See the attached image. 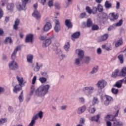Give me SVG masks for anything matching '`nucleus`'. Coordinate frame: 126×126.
Returning <instances> with one entry per match:
<instances>
[{"mask_svg": "<svg viewBox=\"0 0 126 126\" xmlns=\"http://www.w3.org/2000/svg\"><path fill=\"white\" fill-rule=\"evenodd\" d=\"M54 6L56 8V9H60L61 8V4L59 3L56 2L54 4Z\"/></svg>", "mask_w": 126, "mask_h": 126, "instance_id": "48", "label": "nucleus"}, {"mask_svg": "<svg viewBox=\"0 0 126 126\" xmlns=\"http://www.w3.org/2000/svg\"><path fill=\"white\" fill-rule=\"evenodd\" d=\"M36 124V121L32 120L31 123L29 124L28 126H34Z\"/></svg>", "mask_w": 126, "mask_h": 126, "instance_id": "58", "label": "nucleus"}, {"mask_svg": "<svg viewBox=\"0 0 126 126\" xmlns=\"http://www.w3.org/2000/svg\"><path fill=\"white\" fill-rule=\"evenodd\" d=\"M33 37H34V35L32 34L27 35L26 37L25 43H32V44H33Z\"/></svg>", "mask_w": 126, "mask_h": 126, "instance_id": "10", "label": "nucleus"}, {"mask_svg": "<svg viewBox=\"0 0 126 126\" xmlns=\"http://www.w3.org/2000/svg\"><path fill=\"white\" fill-rule=\"evenodd\" d=\"M110 15H111L112 18H110V19L111 21H114V20H116V19H118L119 18V14H115V13H112L110 14Z\"/></svg>", "mask_w": 126, "mask_h": 126, "instance_id": "22", "label": "nucleus"}, {"mask_svg": "<svg viewBox=\"0 0 126 126\" xmlns=\"http://www.w3.org/2000/svg\"><path fill=\"white\" fill-rule=\"evenodd\" d=\"M85 15H86V13H82L80 15V18H84Z\"/></svg>", "mask_w": 126, "mask_h": 126, "instance_id": "63", "label": "nucleus"}, {"mask_svg": "<svg viewBox=\"0 0 126 126\" xmlns=\"http://www.w3.org/2000/svg\"><path fill=\"white\" fill-rule=\"evenodd\" d=\"M98 66L96 67H94L93 68V70L92 71H91V74H94V73H96V72H97V71H98Z\"/></svg>", "mask_w": 126, "mask_h": 126, "instance_id": "43", "label": "nucleus"}, {"mask_svg": "<svg viewBox=\"0 0 126 126\" xmlns=\"http://www.w3.org/2000/svg\"><path fill=\"white\" fill-rule=\"evenodd\" d=\"M114 28H116V26L115 24H113L112 26H110L108 28L107 30L108 31H111V30H113Z\"/></svg>", "mask_w": 126, "mask_h": 126, "instance_id": "56", "label": "nucleus"}, {"mask_svg": "<svg viewBox=\"0 0 126 126\" xmlns=\"http://www.w3.org/2000/svg\"><path fill=\"white\" fill-rule=\"evenodd\" d=\"M119 116V110H117L116 114L114 116L112 115H107L104 117V121H112L115 122L116 121V117Z\"/></svg>", "mask_w": 126, "mask_h": 126, "instance_id": "7", "label": "nucleus"}, {"mask_svg": "<svg viewBox=\"0 0 126 126\" xmlns=\"http://www.w3.org/2000/svg\"><path fill=\"white\" fill-rule=\"evenodd\" d=\"M48 5L49 7H52V6H54V2L53 0H49L48 2Z\"/></svg>", "mask_w": 126, "mask_h": 126, "instance_id": "52", "label": "nucleus"}, {"mask_svg": "<svg viewBox=\"0 0 126 126\" xmlns=\"http://www.w3.org/2000/svg\"><path fill=\"white\" fill-rule=\"evenodd\" d=\"M85 110H86V107L84 106L79 108L78 109V111H77L78 115H81L82 113L85 111Z\"/></svg>", "mask_w": 126, "mask_h": 126, "instance_id": "23", "label": "nucleus"}, {"mask_svg": "<svg viewBox=\"0 0 126 126\" xmlns=\"http://www.w3.org/2000/svg\"><path fill=\"white\" fill-rule=\"evenodd\" d=\"M76 53L78 54V58L75 59L74 63L75 65L80 66V65H81L82 60H83V58L84 57V51L79 49H77L76 50Z\"/></svg>", "mask_w": 126, "mask_h": 126, "instance_id": "2", "label": "nucleus"}, {"mask_svg": "<svg viewBox=\"0 0 126 126\" xmlns=\"http://www.w3.org/2000/svg\"><path fill=\"white\" fill-rule=\"evenodd\" d=\"M97 10H98V9L96 7H94L92 10V13L93 14H95L97 12Z\"/></svg>", "mask_w": 126, "mask_h": 126, "instance_id": "51", "label": "nucleus"}, {"mask_svg": "<svg viewBox=\"0 0 126 126\" xmlns=\"http://www.w3.org/2000/svg\"><path fill=\"white\" fill-rule=\"evenodd\" d=\"M123 45V39L120 38L119 40L116 41L115 43L116 48H119L120 46H122Z\"/></svg>", "mask_w": 126, "mask_h": 126, "instance_id": "27", "label": "nucleus"}, {"mask_svg": "<svg viewBox=\"0 0 126 126\" xmlns=\"http://www.w3.org/2000/svg\"><path fill=\"white\" fill-rule=\"evenodd\" d=\"M79 101L81 104H84V103H85V99L84 98V97H80L79 99Z\"/></svg>", "mask_w": 126, "mask_h": 126, "instance_id": "55", "label": "nucleus"}, {"mask_svg": "<svg viewBox=\"0 0 126 126\" xmlns=\"http://www.w3.org/2000/svg\"><path fill=\"white\" fill-rule=\"evenodd\" d=\"M92 21L91 20V19H88L87 20V27H91V26H92Z\"/></svg>", "mask_w": 126, "mask_h": 126, "instance_id": "36", "label": "nucleus"}, {"mask_svg": "<svg viewBox=\"0 0 126 126\" xmlns=\"http://www.w3.org/2000/svg\"><path fill=\"white\" fill-rule=\"evenodd\" d=\"M70 3H71V0H66L64 4V6L65 7H67V6H68V5H69V4H70Z\"/></svg>", "mask_w": 126, "mask_h": 126, "instance_id": "47", "label": "nucleus"}, {"mask_svg": "<svg viewBox=\"0 0 126 126\" xmlns=\"http://www.w3.org/2000/svg\"><path fill=\"white\" fill-rule=\"evenodd\" d=\"M27 59L28 63H32L33 62V56L32 55H28L27 57Z\"/></svg>", "mask_w": 126, "mask_h": 126, "instance_id": "29", "label": "nucleus"}, {"mask_svg": "<svg viewBox=\"0 0 126 126\" xmlns=\"http://www.w3.org/2000/svg\"><path fill=\"white\" fill-rule=\"evenodd\" d=\"M56 26L54 27V30L56 33H59L61 31V27L60 26V22L58 20L55 21Z\"/></svg>", "mask_w": 126, "mask_h": 126, "instance_id": "13", "label": "nucleus"}, {"mask_svg": "<svg viewBox=\"0 0 126 126\" xmlns=\"http://www.w3.org/2000/svg\"><path fill=\"white\" fill-rule=\"evenodd\" d=\"M52 28V24L50 22H47L45 24L43 28V30L44 32H48L50 29Z\"/></svg>", "mask_w": 126, "mask_h": 126, "instance_id": "11", "label": "nucleus"}, {"mask_svg": "<svg viewBox=\"0 0 126 126\" xmlns=\"http://www.w3.org/2000/svg\"><path fill=\"white\" fill-rule=\"evenodd\" d=\"M107 85V82L104 80H99L96 84V86L99 89H103Z\"/></svg>", "mask_w": 126, "mask_h": 126, "instance_id": "8", "label": "nucleus"}, {"mask_svg": "<svg viewBox=\"0 0 126 126\" xmlns=\"http://www.w3.org/2000/svg\"><path fill=\"white\" fill-rule=\"evenodd\" d=\"M3 16V11L1 8H0V19H1V18Z\"/></svg>", "mask_w": 126, "mask_h": 126, "instance_id": "60", "label": "nucleus"}, {"mask_svg": "<svg viewBox=\"0 0 126 126\" xmlns=\"http://www.w3.org/2000/svg\"><path fill=\"white\" fill-rule=\"evenodd\" d=\"M115 25V27H118V26H122L123 25V19H121L119 20V22L114 24Z\"/></svg>", "mask_w": 126, "mask_h": 126, "instance_id": "42", "label": "nucleus"}, {"mask_svg": "<svg viewBox=\"0 0 126 126\" xmlns=\"http://www.w3.org/2000/svg\"><path fill=\"white\" fill-rule=\"evenodd\" d=\"M119 71L120 70H119V69L115 70V71L113 73H112L111 75V77H113V78H116V77L118 76V74L119 73Z\"/></svg>", "mask_w": 126, "mask_h": 126, "instance_id": "31", "label": "nucleus"}, {"mask_svg": "<svg viewBox=\"0 0 126 126\" xmlns=\"http://www.w3.org/2000/svg\"><path fill=\"white\" fill-rule=\"evenodd\" d=\"M70 45H69V42H67L65 45L64 46V49L66 52H68V49H69Z\"/></svg>", "mask_w": 126, "mask_h": 126, "instance_id": "37", "label": "nucleus"}, {"mask_svg": "<svg viewBox=\"0 0 126 126\" xmlns=\"http://www.w3.org/2000/svg\"><path fill=\"white\" fill-rule=\"evenodd\" d=\"M59 46L60 44L58 43H56L53 44V49H54L55 51H57V50H58V48H59Z\"/></svg>", "mask_w": 126, "mask_h": 126, "instance_id": "49", "label": "nucleus"}, {"mask_svg": "<svg viewBox=\"0 0 126 126\" xmlns=\"http://www.w3.org/2000/svg\"><path fill=\"white\" fill-rule=\"evenodd\" d=\"M108 38H109V34H108L107 33H105L101 37L100 41V42H103V41H106V40H107Z\"/></svg>", "mask_w": 126, "mask_h": 126, "instance_id": "28", "label": "nucleus"}, {"mask_svg": "<svg viewBox=\"0 0 126 126\" xmlns=\"http://www.w3.org/2000/svg\"><path fill=\"white\" fill-rule=\"evenodd\" d=\"M39 81L41 82V83H46L47 82V78L45 77H40L39 78Z\"/></svg>", "mask_w": 126, "mask_h": 126, "instance_id": "38", "label": "nucleus"}, {"mask_svg": "<svg viewBox=\"0 0 126 126\" xmlns=\"http://www.w3.org/2000/svg\"><path fill=\"white\" fill-rule=\"evenodd\" d=\"M19 100L20 101V102H23L24 100H23V91H22L20 94V95L19 96Z\"/></svg>", "mask_w": 126, "mask_h": 126, "instance_id": "40", "label": "nucleus"}, {"mask_svg": "<svg viewBox=\"0 0 126 126\" xmlns=\"http://www.w3.org/2000/svg\"><path fill=\"white\" fill-rule=\"evenodd\" d=\"M52 43V40L51 38H48L46 39L45 41H43L42 43L43 48H47V47H49Z\"/></svg>", "mask_w": 126, "mask_h": 126, "instance_id": "12", "label": "nucleus"}, {"mask_svg": "<svg viewBox=\"0 0 126 126\" xmlns=\"http://www.w3.org/2000/svg\"><path fill=\"white\" fill-rule=\"evenodd\" d=\"M37 117H39V119H43V112L40 111L37 114Z\"/></svg>", "mask_w": 126, "mask_h": 126, "instance_id": "57", "label": "nucleus"}, {"mask_svg": "<svg viewBox=\"0 0 126 126\" xmlns=\"http://www.w3.org/2000/svg\"><path fill=\"white\" fill-rule=\"evenodd\" d=\"M5 123H7V119L6 118H1L0 119V126Z\"/></svg>", "mask_w": 126, "mask_h": 126, "instance_id": "39", "label": "nucleus"}, {"mask_svg": "<svg viewBox=\"0 0 126 126\" xmlns=\"http://www.w3.org/2000/svg\"><path fill=\"white\" fill-rule=\"evenodd\" d=\"M86 9L88 13L89 14H91V13H92V10H91V8H90L89 6H87Z\"/></svg>", "mask_w": 126, "mask_h": 126, "instance_id": "54", "label": "nucleus"}, {"mask_svg": "<svg viewBox=\"0 0 126 126\" xmlns=\"http://www.w3.org/2000/svg\"><path fill=\"white\" fill-rule=\"evenodd\" d=\"M98 103H99V99H98L96 96L94 97L93 100L92 102L93 106H95V105Z\"/></svg>", "mask_w": 126, "mask_h": 126, "instance_id": "30", "label": "nucleus"}, {"mask_svg": "<svg viewBox=\"0 0 126 126\" xmlns=\"http://www.w3.org/2000/svg\"><path fill=\"white\" fill-rule=\"evenodd\" d=\"M96 112V109L94 107H92V105L90 106L89 109V112L90 114H94Z\"/></svg>", "mask_w": 126, "mask_h": 126, "instance_id": "32", "label": "nucleus"}, {"mask_svg": "<svg viewBox=\"0 0 126 126\" xmlns=\"http://www.w3.org/2000/svg\"><path fill=\"white\" fill-rule=\"evenodd\" d=\"M120 76H126V67H124L121 71Z\"/></svg>", "mask_w": 126, "mask_h": 126, "instance_id": "33", "label": "nucleus"}, {"mask_svg": "<svg viewBox=\"0 0 126 126\" xmlns=\"http://www.w3.org/2000/svg\"><path fill=\"white\" fill-rule=\"evenodd\" d=\"M118 58L120 61L121 63H124V56L123 55H120Z\"/></svg>", "mask_w": 126, "mask_h": 126, "instance_id": "41", "label": "nucleus"}, {"mask_svg": "<svg viewBox=\"0 0 126 126\" xmlns=\"http://www.w3.org/2000/svg\"><path fill=\"white\" fill-rule=\"evenodd\" d=\"M32 120V121H36V120H38V115L36 114L34 116H33Z\"/></svg>", "mask_w": 126, "mask_h": 126, "instance_id": "64", "label": "nucleus"}, {"mask_svg": "<svg viewBox=\"0 0 126 126\" xmlns=\"http://www.w3.org/2000/svg\"><path fill=\"white\" fill-rule=\"evenodd\" d=\"M9 67L12 70H16L18 68V64H17V63L15 61L13 60V61L9 63Z\"/></svg>", "mask_w": 126, "mask_h": 126, "instance_id": "9", "label": "nucleus"}, {"mask_svg": "<svg viewBox=\"0 0 126 126\" xmlns=\"http://www.w3.org/2000/svg\"><path fill=\"white\" fill-rule=\"evenodd\" d=\"M36 80H37V77L34 76L32 80V84H34L36 82Z\"/></svg>", "mask_w": 126, "mask_h": 126, "instance_id": "62", "label": "nucleus"}, {"mask_svg": "<svg viewBox=\"0 0 126 126\" xmlns=\"http://www.w3.org/2000/svg\"><path fill=\"white\" fill-rule=\"evenodd\" d=\"M94 90V87H86L82 88V91L86 94V95H87L88 96L89 95H91L92 93H93V91Z\"/></svg>", "mask_w": 126, "mask_h": 126, "instance_id": "5", "label": "nucleus"}, {"mask_svg": "<svg viewBox=\"0 0 126 126\" xmlns=\"http://www.w3.org/2000/svg\"><path fill=\"white\" fill-rule=\"evenodd\" d=\"M111 92H112V93H113V94H115V95H117V94L119 93V90L113 88L112 89Z\"/></svg>", "mask_w": 126, "mask_h": 126, "instance_id": "44", "label": "nucleus"}, {"mask_svg": "<svg viewBox=\"0 0 126 126\" xmlns=\"http://www.w3.org/2000/svg\"><path fill=\"white\" fill-rule=\"evenodd\" d=\"M65 25L67 27L68 29H69V28H72L73 25L70 21V19H66L65 20Z\"/></svg>", "mask_w": 126, "mask_h": 126, "instance_id": "16", "label": "nucleus"}, {"mask_svg": "<svg viewBox=\"0 0 126 126\" xmlns=\"http://www.w3.org/2000/svg\"><path fill=\"white\" fill-rule=\"evenodd\" d=\"M97 10L99 11V12H102L103 11V6H101V4H98L97 5Z\"/></svg>", "mask_w": 126, "mask_h": 126, "instance_id": "45", "label": "nucleus"}, {"mask_svg": "<svg viewBox=\"0 0 126 126\" xmlns=\"http://www.w3.org/2000/svg\"><path fill=\"white\" fill-rule=\"evenodd\" d=\"M17 79L19 82V84L15 85V83H13V86L14 87L13 91L15 93H17V91H20V90L22 89V84L23 83V78H20L18 76H17Z\"/></svg>", "mask_w": 126, "mask_h": 126, "instance_id": "3", "label": "nucleus"}, {"mask_svg": "<svg viewBox=\"0 0 126 126\" xmlns=\"http://www.w3.org/2000/svg\"><path fill=\"white\" fill-rule=\"evenodd\" d=\"M50 87L51 86H50V85H41L35 91V87L32 86L30 95L32 96L35 92V95L37 96V97H44L45 95L48 94Z\"/></svg>", "mask_w": 126, "mask_h": 126, "instance_id": "1", "label": "nucleus"}, {"mask_svg": "<svg viewBox=\"0 0 126 126\" xmlns=\"http://www.w3.org/2000/svg\"><path fill=\"white\" fill-rule=\"evenodd\" d=\"M79 36H80V32H77L74 33L72 35V40L74 41V39H77V38H79Z\"/></svg>", "mask_w": 126, "mask_h": 126, "instance_id": "20", "label": "nucleus"}, {"mask_svg": "<svg viewBox=\"0 0 126 126\" xmlns=\"http://www.w3.org/2000/svg\"><path fill=\"white\" fill-rule=\"evenodd\" d=\"M20 23V20H19V19H16L15 21L13 27L14 30H18V25H19Z\"/></svg>", "mask_w": 126, "mask_h": 126, "instance_id": "17", "label": "nucleus"}, {"mask_svg": "<svg viewBox=\"0 0 126 126\" xmlns=\"http://www.w3.org/2000/svg\"><path fill=\"white\" fill-rule=\"evenodd\" d=\"M28 0H22V2L17 4L16 7L19 11L21 10H26V4Z\"/></svg>", "mask_w": 126, "mask_h": 126, "instance_id": "4", "label": "nucleus"}, {"mask_svg": "<svg viewBox=\"0 0 126 126\" xmlns=\"http://www.w3.org/2000/svg\"><path fill=\"white\" fill-rule=\"evenodd\" d=\"M105 6L106 8H111L112 7V3H109L108 1H106L105 2Z\"/></svg>", "mask_w": 126, "mask_h": 126, "instance_id": "35", "label": "nucleus"}, {"mask_svg": "<svg viewBox=\"0 0 126 126\" xmlns=\"http://www.w3.org/2000/svg\"><path fill=\"white\" fill-rule=\"evenodd\" d=\"M12 39H11V37H7L4 40V43L5 44V45H7V44H12Z\"/></svg>", "mask_w": 126, "mask_h": 126, "instance_id": "25", "label": "nucleus"}, {"mask_svg": "<svg viewBox=\"0 0 126 126\" xmlns=\"http://www.w3.org/2000/svg\"><path fill=\"white\" fill-rule=\"evenodd\" d=\"M99 119H100V115L99 114L97 115L96 116H93L91 118L90 120L92 122H96L99 121Z\"/></svg>", "mask_w": 126, "mask_h": 126, "instance_id": "24", "label": "nucleus"}, {"mask_svg": "<svg viewBox=\"0 0 126 126\" xmlns=\"http://www.w3.org/2000/svg\"><path fill=\"white\" fill-rule=\"evenodd\" d=\"M123 83H124V82L123 81V79H121L116 82V83L114 85V86L115 87H117V88H121L123 86Z\"/></svg>", "mask_w": 126, "mask_h": 126, "instance_id": "18", "label": "nucleus"}, {"mask_svg": "<svg viewBox=\"0 0 126 126\" xmlns=\"http://www.w3.org/2000/svg\"><path fill=\"white\" fill-rule=\"evenodd\" d=\"M19 49H20V47L19 46H17L13 51V53L11 55V59L13 60V61H14L15 59H16V53L18 51H19Z\"/></svg>", "mask_w": 126, "mask_h": 126, "instance_id": "14", "label": "nucleus"}, {"mask_svg": "<svg viewBox=\"0 0 126 126\" xmlns=\"http://www.w3.org/2000/svg\"><path fill=\"white\" fill-rule=\"evenodd\" d=\"M96 53L98 55H101V54H102V50L101 48H98L96 50Z\"/></svg>", "mask_w": 126, "mask_h": 126, "instance_id": "61", "label": "nucleus"}, {"mask_svg": "<svg viewBox=\"0 0 126 126\" xmlns=\"http://www.w3.org/2000/svg\"><path fill=\"white\" fill-rule=\"evenodd\" d=\"M43 67V64H39L38 63H36V65L35 67L33 68V70L34 71L38 72L39 71V70H40V68H41V67Z\"/></svg>", "mask_w": 126, "mask_h": 126, "instance_id": "21", "label": "nucleus"}, {"mask_svg": "<svg viewBox=\"0 0 126 126\" xmlns=\"http://www.w3.org/2000/svg\"><path fill=\"white\" fill-rule=\"evenodd\" d=\"M92 30H98L99 29V27L96 25H93L92 28Z\"/></svg>", "mask_w": 126, "mask_h": 126, "instance_id": "59", "label": "nucleus"}, {"mask_svg": "<svg viewBox=\"0 0 126 126\" xmlns=\"http://www.w3.org/2000/svg\"><path fill=\"white\" fill-rule=\"evenodd\" d=\"M59 53H57V54L58 55V56H59V57H62V59H63V58H66V56L65 55H63L62 54V51H61V50H59Z\"/></svg>", "mask_w": 126, "mask_h": 126, "instance_id": "53", "label": "nucleus"}, {"mask_svg": "<svg viewBox=\"0 0 126 126\" xmlns=\"http://www.w3.org/2000/svg\"><path fill=\"white\" fill-rule=\"evenodd\" d=\"M32 16L34 17L36 19H39L41 17L40 15V12L37 10V9H34V11L32 14Z\"/></svg>", "mask_w": 126, "mask_h": 126, "instance_id": "15", "label": "nucleus"}, {"mask_svg": "<svg viewBox=\"0 0 126 126\" xmlns=\"http://www.w3.org/2000/svg\"><path fill=\"white\" fill-rule=\"evenodd\" d=\"M106 97V100L108 101V102H110L111 101L113 100V97H111L109 95H105Z\"/></svg>", "mask_w": 126, "mask_h": 126, "instance_id": "50", "label": "nucleus"}, {"mask_svg": "<svg viewBox=\"0 0 126 126\" xmlns=\"http://www.w3.org/2000/svg\"><path fill=\"white\" fill-rule=\"evenodd\" d=\"M101 16L102 19H106V18H108V15H107L106 13H101Z\"/></svg>", "mask_w": 126, "mask_h": 126, "instance_id": "46", "label": "nucleus"}, {"mask_svg": "<svg viewBox=\"0 0 126 126\" xmlns=\"http://www.w3.org/2000/svg\"><path fill=\"white\" fill-rule=\"evenodd\" d=\"M91 59L89 57H86L84 60V63L86 64H88L90 63Z\"/></svg>", "mask_w": 126, "mask_h": 126, "instance_id": "34", "label": "nucleus"}, {"mask_svg": "<svg viewBox=\"0 0 126 126\" xmlns=\"http://www.w3.org/2000/svg\"><path fill=\"white\" fill-rule=\"evenodd\" d=\"M94 90V87H86L82 88V91L86 94V95H87L88 96L89 95H91L92 93H93V91Z\"/></svg>", "mask_w": 126, "mask_h": 126, "instance_id": "6", "label": "nucleus"}, {"mask_svg": "<svg viewBox=\"0 0 126 126\" xmlns=\"http://www.w3.org/2000/svg\"><path fill=\"white\" fill-rule=\"evenodd\" d=\"M114 126H123L124 123L121 121H117V119L113 122Z\"/></svg>", "mask_w": 126, "mask_h": 126, "instance_id": "26", "label": "nucleus"}, {"mask_svg": "<svg viewBox=\"0 0 126 126\" xmlns=\"http://www.w3.org/2000/svg\"><path fill=\"white\" fill-rule=\"evenodd\" d=\"M14 8V4L13 3H8L7 5L6 8L8 11H12Z\"/></svg>", "mask_w": 126, "mask_h": 126, "instance_id": "19", "label": "nucleus"}]
</instances>
